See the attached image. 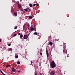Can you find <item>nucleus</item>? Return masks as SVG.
I'll return each instance as SVG.
<instances>
[{
  "label": "nucleus",
  "mask_w": 75,
  "mask_h": 75,
  "mask_svg": "<svg viewBox=\"0 0 75 75\" xmlns=\"http://www.w3.org/2000/svg\"><path fill=\"white\" fill-rule=\"evenodd\" d=\"M51 64L52 68H55V66H56V65H55V62H54V61H52V62L51 63Z\"/></svg>",
  "instance_id": "f257e3e1"
},
{
  "label": "nucleus",
  "mask_w": 75,
  "mask_h": 75,
  "mask_svg": "<svg viewBox=\"0 0 75 75\" xmlns=\"http://www.w3.org/2000/svg\"><path fill=\"white\" fill-rule=\"evenodd\" d=\"M28 35H25L23 36V38L25 40V39H27L28 38Z\"/></svg>",
  "instance_id": "f03ea898"
},
{
  "label": "nucleus",
  "mask_w": 75,
  "mask_h": 75,
  "mask_svg": "<svg viewBox=\"0 0 75 75\" xmlns=\"http://www.w3.org/2000/svg\"><path fill=\"white\" fill-rule=\"evenodd\" d=\"M55 74V72L54 71H53L51 72L50 74L51 75H54Z\"/></svg>",
  "instance_id": "7ed1b4c3"
},
{
  "label": "nucleus",
  "mask_w": 75,
  "mask_h": 75,
  "mask_svg": "<svg viewBox=\"0 0 75 75\" xmlns=\"http://www.w3.org/2000/svg\"><path fill=\"white\" fill-rule=\"evenodd\" d=\"M34 30V28H33V27H31L30 29H29V30L30 31H33Z\"/></svg>",
  "instance_id": "20e7f679"
},
{
  "label": "nucleus",
  "mask_w": 75,
  "mask_h": 75,
  "mask_svg": "<svg viewBox=\"0 0 75 75\" xmlns=\"http://www.w3.org/2000/svg\"><path fill=\"white\" fill-rule=\"evenodd\" d=\"M12 71L13 72H16V69H15L14 68H12Z\"/></svg>",
  "instance_id": "39448f33"
},
{
  "label": "nucleus",
  "mask_w": 75,
  "mask_h": 75,
  "mask_svg": "<svg viewBox=\"0 0 75 75\" xmlns=\"http://www.w3.org/2000/svg\"><path fill=\"white\" fill-rule=\"evenodd\" d=\"M18 7L19 8H20L21 7V4H18Z\"/></svg>",
  "instance_id": "423d86ee"
},
{
  "label": "nucleus",
  "mask_w": 75,
  "mask_h": 75,
  "mask_svg": "<svg viewBox=\"0 0 75 75\" xmlns=\"http://www.w3.org/2000/svg\"><path fill=\"white\" fill-rule=\"evenodd\" d=\"M49 44L50 45H52V42H50Z\"/></svg>",
  "instance_id": "0eeeda50"
},
{
  "label": "nucleus",
  "mask_w": 75,
  "mask_h": 75,
  "mask_svg": "<svg viewBox=\"0 0 75 75\" xmlns=\"http://www.w3.org/2000/svg\"><path fill=\"white\" fill-rule=\"evenodd\" d=\"M9 51H12L13 49L12 48H9L8 49Z\"/></svg>",
  "instance_id": "6e6552de"
},
{
  "label": "nucleus",
  "mask_w": 75,
  "mask_h": 75,
  "mask_svg": "<svg viewBox=\"0 0 75 75\" xmlns=\"http://www.w3.org/2000/svg\"><path fill=\"white\" fill-rule=\"evenodd\" d=\"M1 74H3V75H6L5 74L3 73V72L2 71H1Z\"/></svg>",
  "instance_id": "1a4fd4ad"
},
{
  "label": "nucleus",
  "mask_w": 75,
  "mask_h": 75,
  "mask_svg": "<svg viewBox=\"0 0 75 75\" xmlns=\"http://www.w3.org/2000/svg\"><path fill=\"white\" fill-rule=\"evenodd\" d=\"M14 16H17V12H15L14 13Z\"/></svg>",
  "instance_id": "9d476101"
},
{
  "label": "nucleus",
  "mask_w": 75,
  "mask_h": 75,
  "mask_svg": "<svg viewBox=\"0 0 75 75\" xmlns=\"http://www.w3.org/2000/svg\"><path fill=\"white\" fill-rule=\"evenodd\" d=\"M29 18L30 19H31L32 18V16H29Z\"/></svg>",
  "instance_id": "9b49d317"
},
{
  "label": "nucleus",
  "mask_w": 75,
  "mask_h": 75,
  "mask_svg": "<svg viewBox=\"0 0 75 75\" xmlns=\"http://www.w3.org/2000/svg\"><path fill=\"white\" fill-rule=\"evenodd\" d=\"M10 67V65H7L6 66V68H8V67Z\"/></svg>",
  "instance_id": "f8f14e48"
},
{
  "label": "nucleus",
  "mask_w": 75,
  "mask_h": 75,
  "mask_svg": "<svg viewBox=\"0 0 75 75\" xmlns=\"http://www.w3.org/2000/svg\"><path fill=\"white\" fill-rule=\"evenodd\" d=\"M29 6L30 7H33V4H29Z\"/></svg>",
  "instance_id": "ddd939ff"
},
{
  "label": "nucleus",
  "mask_w": 75,
  "mask_h": 75,
  "mask_svg": "<svg viewBox=\"0 0 75 75\" xmlns=\"http://www.w3.org/2000/svg\"><path fill=\"white\" fill-rule=\"evenodd\" d=\"M18 64H20V62L18 61L17 62Z\"/></svg>",
  "instance_id": "4468645a"
},
{
  "label": "nucleus",
  "mask_w": 75,
  "mask_h": 75,
  "mask_svg": "<svg viewBox=\"0 0 75 75\" xmlns=\"http://www.w3.org/2000/svg\"><path fill=\"white\" fill-rule=\"evenodd\" d=\"M22 37H23V34H22L20 36V38H22Z\"/></svg>",
  "instance_id": "2eb2a0df"
},
{
  "label": "nucleus",
  "mask_w": 75,
  "mask_h": 75,
  "mask_svg": "<svg viewBox=\"0 0 75 75\" xmlns=\"http://www.w3.org/2000/svg\"><path fill=\"white\" fill-rule=\"evenodd\" d=\"M24 10H25V11H28V10L27 9H25Z\"/></svg>",
  "instance_id": "dca6fc26"
},
{
  "label": "nucleus",
  "mask_w": 75,
  "mask_h": 75,
  "mask_svg": "<svg viewBox=\"0 0 75 75\" xmlns=\"http://www.w3.org/2000/svg\"><path fill=\"white\" fill-rule=\"evenodd\" d=\"M27 9L29 11H31V9H30V8H28Z\"/></svg>",
  "instance_id": "f3484780"
},
{
  "label": "nucleus",
  "mask_w": 75,
  "mask_h": 75,
  "mask_svg": "<svg viewBox=\"0 0 75 75\" xmlns=\"http://www.w3.org/2000/svg\"><path fill=\"white\" fill-rule=\"evenodd\" d=\"M34 34H35V35H37V34H38L37 33V32H35L34 33Z\"/></svg>",
  "instance_id": "a211bd4d"
},
{
  "label": "nucleus",
  "mask_w": 75,
  "mask_h": 75,
  "mask_svg": "<svg viewBox=\"0 0 75 75\" xmlns=\"http://www.w3.org/2000/svg\"><path fill=\"white\" fill-rule=\"evenodd\" d=\"M47 57H48V53H46Z\"/></svg>",
  "instance_id": "6ab92c4d"
},
{
  "label": "nucleus",
  "mask_w": 75,
  "mask_h": 75,
  "mask_svg": "<svg viewBox=\"0 0 75 75\" xmlns=\"http://www.w3.org/2000/svg\"><path fill=\"white\" fill-rule=\"evenodd\" d=\"M18 56H15L16 58H18Z\"/></svg>",
  "instance_id": "aec40b11"
},
{
  "label": "nucleus",
  "mask_w": 75,
  "mask_h": 75,
  "mask_svg": "<svg viewBox=\"0 0 75 75\" xmlns=\"http://www.w3.org/2000/svg\"><path fill=\"white\" fill-rule=\"evenodd\" d=\"M17 34H14L13 35V37H15L16 36V35H17Z\"/></svg>",
  "instance_id": "412c9836"
},
{
  "label": "nucleus",
  "mask_w": 75,
  "mask_h": 75,
  "mask_svg": "<svg viewBox=\"0 0 75 75\" xmlns=\"http://www.w3.org/2000/svg\"><path fill=\"white\" fill-rule=\"evenodd\" d=\"M36 5L37 6H39V4H37Z\"/></svg>",
  "instance_id": "4be33fe9"
},
{
  "label": "nucleus",
  "mask_w": 75,
  "mask_h": 75,
  "mask_svg": "<svg viewBox=\"0 0 75 75\" xmlns=\"http://www.w3.org/2000/svg\"><path fill=\"white\" fill-rule=\"evenodd\" d=\"M21 11H23V9H21Z\"/></svg>",
  "instance_id": "5701e85b"
},
{
  "label": "nucleus",
  "mask_w": 75,
  "mask_h": 75,
  "mask_svg": "<svg viewBox=\"0 0 75 75\" xmlns=\"http://www.w3.org/2000/svg\"><path fill=\"white\" fill-rule=\"evenodd\" d=\"M10 45H11V44H8V46H10Z\"/></svg>",
  "instance_id": "b1692460"
},
{
  "label": "nucleus",
  "mask_w": 75,
  "mask_h": 75,
  "mask_svg": "<svg viewBox=\"0 0 75 75\" xmlns=\"http://www.w3.org/2000/svg\"><path fill=\"white\" fill-rule=\"evenodd\" d=\"M17 27H15L14 28V29H17Z\"/></svg>",
  "instance_id": "393cba45"
},
{
  "label": "nucleus",
  "mask_w": 75,
  "mask_h": 75,
  "mask_svg": "<svg viewBox=\"0 0 75 75\" xmlns=\"http://www.w3.org/2000/svg\"><path fill=\"white\" fill-rule=\"evenodd\" d=\"M35 5H36V4H34L33 5V6H35Z\"/></svg>",
  "instance_id": "a878e982"
},
{
  "label": "nucleus",
  "mask_w": 75,
  "mask_h": 75,
  "mask_svg": "<svg viewBox=\"0 0 75 75\" xmlns=\"http://www.w3.org/2000/svg\"><path fill=\"white\" fill-rule=\"evenodd\" d=\"M57 25H58V26H59V25H60V24H57Z\"/></svg>",
  "instance_id": "bb28decb"
},
{
  "label": "nucleus",
  "mask_w": 75,
  "mask_h": 75,
  "mask_svg": "<svg viewBox=\"0 0 75 75\" xmlns=\"http://www.w3.org/2000/svg\"><path fill=\"white\" fill-rule=\"evenodd\" d=\"M18 35H21V33H18Z\"/></svg>",
  "instance_id": "cd10ccee"
},
{
  "label": "nucleus",
  "mask_w": 75,
  "mask_h": 75,
  "mask_svg": "<svg viewBox=\"0 0 75 75\" xmlns=\"http://www.w3.org/2000/svg\"><path fill=\"white\" fill-rule=\"evenodd\" d=\"M40 54L41 55H42V52H40Z\"/></svg>",
  "instance_id": "c85d7f7f"
},
{
  "label": "nucleus",
  "mask_w": 75,
  "mask_h": 75,
  "mask_svg": "<svg viewBox=\"0 0 75 75\" xmlns=\"http://www.w3.org/2000/svg\"><path fill=\"white\" fill-rule=\"evenodd\" d=\"M28 27H29V26H30V24H28Z\"/></svg>",
  "instance_id": "c756f323"
},
{
  "label": "nucleus",
  "mask_w": 75,
  "mask_h": 75,
  "mask_svg": "<svg viewBox=\"0 0 75 75\" xmlns=\"http://www.w3.org/2000/svg\"><path fill=\"white\" fill-rule=\"evenodd\" d=\"M46 53H48V50H46Z\"/></svg>",
  "instance_id": "7c9ffc66"
},
{
  "label": "nucleus",
  "mask_w": 75,
  "mask_h": 75,
  "mask_svg": "<svg viewBox=\"0 0 75 75\" xmlns=\"http://www.w3.org/2000/svg\"><path fill=\"white\" fill-rule=\"evenodd\" d=\"M18 4H19V2L18 1H17Z\"/></svg>",
  "instance_id": "2f4dec72"
},
{
  "label": "nucleus",
  "mask_w": 75,
  "mask_h": 75,
  "mask_svg": "<svg viewBox=\"0 0 75 75\" xmlns=\"http://www.w3.org/2000/svg\"><path fill=\"white\" fill-rule=\"evenodd\" d=\"M40 75H42V74L41 73H40Z\"/></svg>",
  "instance_id": "473e14b6"
},
{
  "label": "nucleus",
  "mask_w": 75,
  "mask_h": 75,
  "mask_svg": "<svg viewBox=\"0 0 75 75\" xmlns=\"http://www.w3.org/2000/svg\"><path fill=\"white\" fill-rule=\"evenodd\" d=\"M18 72L19 73H20V71H18Z\"/></svg>",
  "instance_id": "72a5a7b5"
},
{
  "label": "nucleus",
  "mask_w": 75,
  "mask_h": 75,
  "mask_svg": "<svg viewBox=\"0 0 75 75\" xmlns=\"http://www.w3.org/2000/svg\"><path fill=\"white\" fill-rule=\"evenodd\" d=\"M35 75H37V74L36 73L35 74Z\"/></svg>",
  "instance_id": "f704fd0d"
},
{
  "label": "nucleus",
  "mask_w": 75,
  "mask_h": 75,
  "mask_svg": "<svg viewBox=\"0 0 75 75\" xmlns=\"http://www.w3.org/2000/svg\"><path fill=\"white\" fill-rule=\"evenodd\" d=\"M23 13H25V11H24L23 12Z\"/></svg>",
  "instance_id": "c9c22d12"
},
{
  "label": "nucleus",
  "mask_w": 75,
  "mask_h": 75,
  "mask_svg": "<svg viewBox=\"0 0 75 75\" xmlns=\"http://www.w3.org/2000/svg\"><path fill=\"white\" fill-rule=\"evenodd\" d=\"M1 39H0V42H1Z\"/></svg>",
  "instance_id": "e433bc0d"
},
{
  "label": "nucleus",
  "mask_w": 75,
  "mask_h": 75,
  "mask_svg": "<svg viewBox=\"0 0 75 75\" xmlns=\"http://www.w3.org/2000/svg\"><path fill=\"white\" fill-rule=\"evenodd\" d=\"M16 69H17V68H16Z\"/></svg>",
  "instance_id": "4c0bfd02"
},
{
  "label": "nucleus",
  "mask_w": 75,
  "mask_h": 75,
  "mask_svg": "<svg viewBox=\"0 0 75 75\" xmlns=\"http://www.w3.org/2000/svg\"><path fill=\"white\" fill-rule=\"evenodd\" d=\"M3 58H4L3 57V59H2V60H3Z\"/></svg>",
  "instance_id": "58836bf2"
},
{
  "label": "nucleus",
  "mask_w": 75,
  "mask_h": 75,
  "mask_svg": "<svg viewBox=\"0 0 75 75\" xmlns=\"http://www.w3.org/2000/svg\"><path fill=\"white\" fill-rule=\"evenodd\" d=\"M67 57H69V56H67Z\"/></svg>",
  "instance_id": "ea45409f"
},
{
  "label": "nucleus",
  "mask_w": 75,
  "mask_h": 75,
  "mask_svg": "<svg viewBox=\"0 0 75 75\" xmlns=\"http://www.w3.org/2000/svg\"><path fill=\"white\" fill-rule=\"evenodd\" d=\"M28 28V29H29V28Z\"/></svg>",
  "instance_id": "a19ab883"
},
{
  "label": "nucleus",
  "mask_w": 75,
  "mask_h": 75,
  "mask_svg": "<svg viewBox=\"0 0 75 75\" xmlns=\"http://www.w3.org/2000/svg\"><path fill=\"white\" fill-rule=\"evenodd\" d=\"M50 37H51V36H50Z\"/></svg>",
  "instance_id": "79ce46f5"
},
{
  "label": "nucleus",
  "mask_w": 75,
  "mask_h": 75,
  "mask_svg": "<svg viewBox=\"0 0 75 75\" xmlns=\"http://www.w3.org/2000/svg\"><path fill=\"white\" fill-rule=\"evenodd\" d=\"M64 45H65V44L64 43Z\"/></svg>",
  "instance_id": "37998d69"
},
{
  "label": "nucleus",
  "mask_w": 75,
  "mask_h": 75,
  "mask_svg": "<svg viewBox=\"0 0 75 75\" xmlns=\"http://www.w3.org/2000/svg\"><path fill=\"white\" fill-rule=\"evenodd\" d=\"M65 74V73H64V74Z\"/></svg>",
  "instance_id": "c03bdc74"
}]
</instances>
